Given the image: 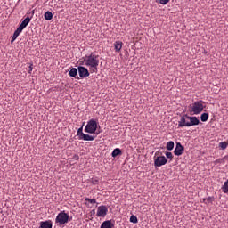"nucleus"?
<instances>
[{"label": "nucleus", "instance_id": "1", "mask_svg": "<svg viewBox=\"0 0 228 228\" xmlns=\"http://www.w3.org/2000/svg\"><path fill=\"white\" fill-rule=\"evenodd\" d=\"M82 64L89 68L91 73H97L100 64L99 55L91 53L89 55L83 57Z\"/></svg>", "mask_w": 228, "mask_h": 228}, {"label": "nucleus", "instance_id": "2", "mask_svg": "<svg viewBox=\"0 0 228 228\" xmlns=\"http://www.w3.org/2000/svg\"><path fill=\"white\" fill-rule=\"evenodd\" d=\"M200 124V119L197 117H190L188 114L181 116L178 121V127L193 126Z\"/></svg>", "mask_w": 228, "mask_h": 228}, {"label": "nucleus", "instance_id": "3", "mask_svg": "<svg viewBox=\"0 0 228 228\" xmlns=\"http://www.w3.org/2000/svg\"><path fill=\"white\" fill-rule=\"evenodd\" d=\"M69 220V215L65 211H61L57 214V217H55V224H59L60 225H64V224H68Z\"/></svg>", "mask_w": 228, "mask_h": 228}, {"label": "nucleus", "instance_id": "4", "mask_svg": "<svg viewBox=\"0 0 228 228\" xmlns=\"http://www.w3.org/2000/svg\"><path fill=\"white\" fill-rule=\"evenodd\" d=\"M98 128V122L95 119H90L87 121L84 131L88 134H94Z\"/></svg>", "mask_w": 228, "mask_h": 228}, {"label": "nucleus", "instance_id": "5", "mask_svg": "<svg viewBox=\"0 0 228 228\" xmlns=\"http://www.w3.org/2000/svg\"><path fill=\"white\" fill-rule=\"evenodd\" d=\"M206 102H203V101H197L195 102L194 103H192V106H191V112L194 114V115H199L200 114L203 110L205 109V104Z\"/></svg>", "mask_w": 228, "mask_h": 228}, {"label": "nucleus", "instance_id": "6", "mask_svg": "<svg viewBox=\"0 0 228 228\" xmlns=\"http://www.w3.org/2000/svg\"><path fill=\"white\" fill-rule=\"evenodd\" d=\"M167 161L168 160L165 156H158L157 158H154V167H160L161 166L166 165Z\"/></svg>", "mask_w": 228, "mask_h": 228}, {"label": "nucleus", "instance_id": "7", "mask_svg": "<svg viewBox=\"0 0 228 228\" xmlns=\"http://www.w3.org/2000/svg\"><path fill=\"white\" fill-rule=\"evenodd\" d=\"M108 215V207L101 205L97 208L96 216L104 218Z\"/></svg>", "mask_w": 228, "mask_h": 228}, {"label": "nucleus", "instance_id": "8", "mask_svg": "<svg viewBox=\"0 0 228 228\" xmlns=\"http://www.w3.org/2000/svg\"><path fill=\"white\" fill-rule=\"evenodd\" d=\"M77 72L80 78H86L90 76V73L86 67H77Z\"/></svg>", "mask_w": 228, "mask_h": 228}, {"label": "nucleus", "instance_id": "9", "mask_svg": "<svg viewBox=\"0 0 228 228\" xmlns=\"http://www.w3.org/2000/svg\"><path fill=\"white\" fill-rule=\"evenodd\" d=\"M184 151V147L182 145L181 142H176L175 148L174 150V154L176 156L183 155Z\"/></svg>", "mask_w": 228, "mask_h": 228}, {"label": "nucleus", "instance_id": "10", "mask_svg": "<svg viewBox=\"0 0 228 228\" xmlns=\"http://www.w3.org/2000/svg\"><path fill=\"white\" fill-rule=\"evenodd\" d=\"M115 227V221L113 220H106L102 223L100 228H114Z\"/></svg>", "mask_w": 228, "mask_h": 228}, {"label": "nucleus", "instance_id": "11", "mask_svg": "<svg viewBox=\"0 0 228 228\" xmlns=\"http://www.w3.org/2000/svg\"><path fill=\"white\" fill-rule=\"evenodd\" d=\"M39 228H53V222L51 220L42 221Z\"/></svg>", "mask_w": 228, "mask_h": 228}, {"label": "nucleus", "instance_id": "12", "mask_svg": "<svg viewBox=\"0 0 228 228\" xmlns=\"http://www.w3.org/2000/svg\"><path fill=\"white\" fill-rule=\"evenodd\" d=\"M123 42L121 41H116L114 42V49H115V52L117 53H120L121 50H122V47H123Z\"/></svg>", "mask_w": 228, "mask_h": 228}, {"label": "nucleus", "instance_id": "13", "mask_svg": "<svg viewBox=\"0 0 228 228\" xmlns=\"http://www.w3.org/2000/svg\"><path fill=\"white\" fill-rule=\"evenodd\" d=\"M95 139V136L89 135L87 134H82V137H80L79 140L84 141H94Z\"/></svg>", "mask_w": 228, "mask_h": 228}, {"label": "nucleus", "instance_id": "14", "mask_svg": "<svg viewBox=\"0 0 228 228\" xmlns=\"http://www.w3.org/2000/svg\"><path fill=\"white\" fill-rule=\"evenodd\" d=\"M30 21H31V19L29 17H27L25 18V20H23V21L20 26L25 28L30 23Z\"/></svg>", "mask_w": 228, "mask_h": 228}, {"label": "nucleus", "instance_id": "15", "mask_svg": "<svg viewBox=\"0 0 228 228\" xmlns=\"http://www.w3.org/2000/svg\"><path fill=\"white\" fill-rule=\"evenodd\" d=\"M121 154H122V151L119 148L114 149L111 152V156L114 158H116L117 156L121 155Z\"/></svg>", "mask_w": 228, "mask_h": 228}, {"label": "nucleus", "instance_id": "16", "mask_svg": "<svg viewBox=\"0 0 228 228\" xmlns=\"http://www.w3.org/2000/svg\"><path fill=\"white\" fill-rule=\"evenodd\" d=\"M221 189L224 193H228V179L224 183Z\"/></svg>", "mask_w": 228, "mask_h": 228}, {"label": "nucleus", "instance_id": "17", "mask_svg": "<svg viewBox=\"0 0 228 228\" xmlns=\"http://www.w3.org/2000/svg\"><path fill=\"white\" fill-rule=\"evenodd\" d=\"M69 77H75L77 76V69L76 68H72L70 69L69 72Z\"/></svg>", "mask_w": 228, "mask_h": 228}, {"label": "nucleus", "instance_id": "18", "mask_svg": "<svg viewBox=\"0 0 228 228\" xmlns=\"http://www.w3.org/2000/svg\"><path fill=\"white\" fill-rule=\"evenodd\" d=\"M175 148V142L173 141H169L167 142L166 149L167 151H172Z\"/></svg>", "mask_w": 228, "mask_h": 228}, {"label": "nucleus", "instance_id": "19", "mask_svg": "<svg viewBox=\"0 0 228 228\" xmlns=\"http://www.w3.org/2000/svg\"><path fill=\"white\" fill-rule=\"evenodd\" d=\"M208 118H209V113H203V114L200 115V120L202 122L208 121Z\"/></svg>", "mask_w": 228, "mask_h": 228}, {"label": "nucleus", "instance_id": "20", "mask_svg": "<svg viewBox=\"0 0 228 228\" xmlns=\"http://www.w3.org/2000/svg\"><path fill=\"white\" fill-rule=\"evenodd\" d=\"M53 15L51 12H45V20H53Z\"/></svg>", "mask_w": 228, "mask_h": 228}, {"label": "nucleus", "instance_id": "21", "mask_svg": "<svg viewBox=\"0 0 228 228\" xmlns=\"http://www.w3.org/2000/svg\"><path fill=\"white\" fill-rule=\"evenodd\" d=\"M202 200L205 204L208 205L209 203L213 202L214 197L204 198Z\"/></svg>", "mask_w": 228, "mask_h": 228}, {"label": "nucleus", "instance_id": "22", "mask_svg": "<svg viewBox=\"0 0 228 228\" xmlns=\"http://www.w3.org/2000/svg\"><path fill=\"white\" fill-rule=\"evenodd\" d=\"M129 222H131V224H138V218L136 216L132 215L129 218Z\"/></svg>", "mask_w": 228, "mask_h": 228}, {"label": "nucleus", "instance_id": "23", "mask_svg": "<svg viewBox=\"0 0 228 228\" xmlns=\"http://www.w3.org/2000/svg\"><path fill=\"white\" fill-rule=\"evenodd\" d=\"M83 134H85L83 133V126H81L77 131V136H78V139L80 140V137H83Z\"/></svg>", "mask_w": 228, "mask_h": 228}, {"label": "nucleus", "instance_id": "24", "mask_svg": "<svg viewBox=\"0 0 228 228\" xmlns=\"http://www.w3.org/2000/svg\"><path fill=\"white\" fill-rule=\"evenodd\" d=\"M219 147H220L222 150H226L227 147H228V143H227L226 142H220V143H219Z\"/></svg>", "mask_w": 228, "mask_h": 228}, {"label": "nucleus", "instance_id": "25", "mask_svg": "<svg viewBox=\"0 0 228 228\" xmlns=\"http://www.w3.org/2000/svg\"><path fill=\"white\" fill-rule=\"evenodd\" d=\"M91 183H92L93 185H97V184H99V178H98V177H94V178H92V179H91Z\"/></svg>", "mask_w": 228, "mask_h": 228}, {"label": "nucleus", "instance_id": "26", "mask_svg": "<svg viewBox=\"0 0 228 228\" xmlns=\"http://www.w3.org/2000/svg\"><path fill=\"white\" fill-rule=\"evenodd\" d=\"M165 155H166V157H167V159H170V160H173L174 156H173V153H172V152L167 151V152L165 153Z\"/></svg>", "mask_w": 228, "mask_h": 228}, {"label": "nucleus", "instance_id": "27", "mask_svg": "<svg viewBox=\"0 0 228 228\" xmlns=\"http://www.w3.org/2000/svg\"><path fill=\"white\" fill-rule=\"evenodd\" d=\"M85 201H88L91 204H95L97 202L96 199H89V198H85Z\"/></svg>", "mask_w": 228, "mask_h": 228}, {"label": "nucleus", "instance_id": "28", "mask_svg": "<svg viewBox=\"0 0 228 228\" xmlns=\"http://www.w3.org/2000/svg\"><path fill=\"white\" fill-rule=\"evenodd\" d=\"M19 36L20 35L17 32H14V35H12V38H11V44H12Z\"/></svg>", "mask_w": 228, "mask_h": 228}, {"label": "nucleus", "instance_id": "29", "mask_svg": "<svg viewBox=\"0 0 228 228\" xmlns=\"http://www.w3.org/2000/svg\"><path fill=\"white\" fill-rule=\"evenodd\" d=\"M24 28H22V26L18 27V28H16V31H14L16 34L20 35V33L23 31Z\"/></svg>", "mask_w": 228, "mask_h": 228}, {"label": "nucleus", "instance_id": "30", "mask_svg": "<svg viewBox=\"0 0 228 228\" xmlns=\"http://www.w3.org/2000/svg\"><path fill=\"white\" fill-rule=\"evenodd\" d=\"M170 2V0H159V4L166 5Z\"/></svg>", "mask_w": 228, "mask_h": 228}, {"label": "nucleus", "instance_id": "31", "mask_svg": "<svg viewBox=\"0 0 228 228\" xmlns=\"http://www.w3.org/2000/svg\"><path fill=\"white\" fill-rule=\"evenodd\" d=\"M30 66H28V74H31L33 71V63L29 64Z\"/></svg>", "mask_w": 228, "mask_h": 228}, {"label": "nucleus", "instance_id": "32", "mask_svg": "<svg viewBox=\"0 0 228 228\" xmlns=\"http://www.w3.org/2000/svg\"><path fill=\"white\" fill-rule=\"evenodd\" d=\"M219 163H224V159H216L215 161V164H219Z\"/></svg>", "mask_w": 228, "mask_h": 228}, {"label": "nucleus", "instance_id": "33", "mask_svg": "<svg viewBox=\"0 0 228 228\" xmlns=\"http://www.w3.org/2000/svg\"><path fill=\"white\" fill-rule=\"evenodd\" d=\"M72 159H75L76 161H78L79 160V155L75 154V155H73Z\"/></svg>", "mask_w": 228, "mask_h": 228}, {"label": "nucleus", "instance_id": "34", "mask_svg": "<svg viewBox=\"0 0 228 228\" xmlns=\"http://www.w3.org/2000/svg\"><path fill=\"white\" fill-rule=\"evenodd\" d=\"M91 215H95V209L91 210Z\"/></svg>", "mask_w": 228, "mask_h": 228}]
</instances>
